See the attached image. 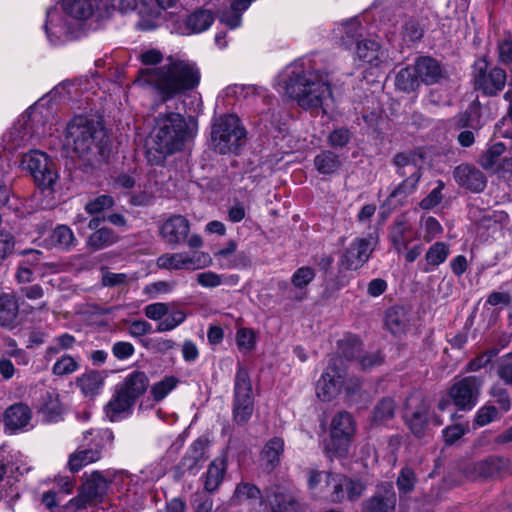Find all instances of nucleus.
Returning a JSON list of instances; mask_svg holds the SVG:
<instances>
[{
  "label": "nucleus",
  "mask_w": 512,
  "mask_h": 512,
  "mask_svg": "<svg viewBox=\"0 0 512 512\" xmlns=\"http://www.w3.org/2000/svg\"><path fill=\"white\" fill-rule=\"evenodd\" d=\"M200 78V70L195 62L169 56L158 67L141 69L134 83L168 101L195 89Z\"/></svg>",
  "instance_id": "1"
},
{
  "label": "nucleus",
  "mask_w": 512,
  "mask_h": 512,
  "mask_svg": "<svg viewBox=\"0 0 512 512\" xmlns=\"http://www.w3.org/2000/svg\"><path fill=\"white\" fill-rule=\"evenodd\" d=\"M279 93L297 101L304 109L323 108L332 101L328 75L307 70L301 62L287 66L278 76Z\"/></svg>",
  "instance_id": "2"
},
{
  "label": "nucleus",
  "mask_w": 512,
  "mask_h": 512,
  "mask_svg": "<svg viewBox=\"0 0 512 512\" xmlns=\"http://www.w3.org/2000/svg\"><path fill=\"white\" fill-rule=\"evenodd\" d=\"M197 131V122L193 117H184L180 113L160 114L150 133L151 148L162 157L181 150L185 142Z\"/></svg>",
  "instance_id": "3"
},
{
  "label": "nucleus",
  "mask_w": 512,
  "mask_h": 512,
  "mask_svg": "<svg viewBox=\"0 0 512 512\" xmlns=\"http://www.w3.org/2000/svg\"><path fill=\"white\" fill-rule=\"evenodd\" d=\"M56 124L57 119L49 111H44L42 104L36 103L4 134V149L14 151L28 145L33 139L51 136L57 130L53 129Z\"/></svg>",
  "instance_id": "4"
},
{
  "label": "nucleus",
  "mask_w": 512,
  "mask_h": 512,
  "mask_svg": "<svg viewBox=\"0 0 512 512\" xmlns=\"http://www.w3.org/2000/svg\"><path fill=\"white\" fill-rule=\"evenodd\" d=\"M106 137L101 124L87 117L73 118L64 130L63 147L79 157L97 150Z\"/></svg>",
  "instance_id": "5"
},
{
  "label": "nucleus",
  "mask_w": 512,
  "mask_h": 512,
  "mask_svg": "<svg viewBox=\"0 0 512 512\" xmlns=\"http://www.w3.org/2000/svg\"><path fill=\"white\" fill-rule=\"evenodd\" d=\"M245 136L246 131L236 115H222L212 124L211 142L214 149L221 154L236 152Z\"/></svg>",
  "instance_id": "6"
},
{
  "label": "nucleus",
  "mask_w": 512,
  "mask_h": 512,
  "mask_svg": "<svg viewBox=\"0 0 512 512\" xmlns=\"http://www.w3.org/2000/svg\"><path fill=\"white\" fill-rule=\"evenodd\" d=\"M84 449L69 456L68 467L71 472H78L83 467L101 459V450L112 443L114 435L111 430H88L83 433Z\"/></svg>",
  "instance_id": "7"
},
{
  "label": "nucleus",
  "mask_w": 512,
  "mask_h": 512,
  "mask_svg": "<svg viewBox=\"0 0 512 512\" xmlns=\"http://www.w3.org/2000/svg\"><path fill=\"white\" fill-rule=\"evenodd\" d=\"M355 433L356 425L351 414L348 412L335 414L329 426L327 452L335 457L346 456L350 451Z\"/></svg>",
  "instance_id": "8"
},
{
  "label": "nucleus",
  "mask_w": 512,
  "mask_h": 512,
  "mask_svg": "<svg viewBox=\"0 0 512 512\" xmlns=\"http://www.w3.org/2000/svg\"><path fill=\"white\" fill-rule=\"evenodd\" d=\"M398 174L405 177L404 181L391 192L384 206L388 205L390 209L401 205L404 200L412 194L417 187L421 177V169L417 165L415 158L406 154H398L394 158Z\"/></svg>",
  "instance_id": "9"
},
{
  "label": "nucleus",
  "mask_w": 512,
  "mask_h": 512,
  "mask_svg": "<svg viewBox=\"0 0 512 512\" xmlns=\"http://www.w3.org/2000/svg\"><path fill=\"white\" fill-rule=\"evenodd\" d=\"M337 360L329 364L316 383V396L323 402H330L337 398L343 389L347 394H352L359 387L358 381H345V373L337 367Z\"/></svg>",
  "instance_id": "10"
},
{
  "label": "nucleus",
  "mask_w": 512,
  "mask_h": 512,
  "mask_svg": "<svg viewBox=\"0 0 512 512\" xmlns=\"http://www.w3.org/2000/svg\"><path fill=\"white\" fill-rule=\"evenodd\" d=\"M254 410V396L248 371L241 365L235 374L233 417L239 424L246 423Z\"/></svg>",
  "instance_id": "11"
},
{
  "label": "nucleus",
  "mask_w": 512,
  "mask_h": 512,
  "mask_svg": "<svg viewBox=\"0 0 512 512\" xmlns=\"http://www.w3.org/2000/svg\"><path fill=\"white\" fill-rule=\"evenodd\" d=\"M61 9L77 27L79 23L92 17L96 21H103L112 17L109 2L101 0L97 2L92 0H61Z\"/></svg>",
  "instance_id": "12"
},
{
  "label": "nucleus",
  "mask_w": 512,
  "mask_h": 512,
  "mask_svg": "<svg viewBox=\"0 0 512 512\" xmlns=\"http://www.w3.org/2000/svg\"><path fill=\"white\" fill-rule=\"evenodd\" d=\"M22 165L27 169L38 186L51 188L58 179L54 161L40 150H31L22 157Z\"/></svg>",
  "instance_id": "13"
},
{
  "label": "nucleus",
  "mask_w": 512,
  "mask_h": 512,
  "mask_svg": "<svg viewBox=\"0 0 512 512\" xmlns=\"http://www.w3.org/2000/svg\"><path fill=\"white\" fill-rule=\"evenodd\" d=\"M144 315L157 321L156 331L163 333L176 329L185 322L187 315L184 310L176 308L171 302H155L148 304L143 309Z\"/></svg>",
  "instance_id": "14"
},
{
  "label": "nucleus",
  "mask_w": 512,
  "mask_h": 512,
  "mask_svg": "<svg viewBox=\"0 0 512 512\" xmlns=\"http://www.w3.org/2000/svg\"><path fill=\"white\" fill-rule=\"evenodd\" d=\"M212 265V257L203 251L165 253L158 257L157 267L166 270H199Z\"/></svg>",
  "instance_id": "15"
},
{
  "label": "nucleus",
  "mask_w": 512,
  "mask_h": 512,
  "mask_svg": "<svg viewBox=\"0 0 512 512\" xmlns=\"http://www.w3.org/2000/svg\"><path fill=\"white\" fill-rule=\"evenodd\" d=\"M389 238L393 248L397 253L403 254L404 259L409 263L414 262L423 251L421 244L410 247V244L418 239V232L406 222H396L390 228Z\"/></svg>",
  "instance_id": "16"
},
{
  "label": "nucleus",
  "mask_w": 512,
  "mask_h": 512,
  "mask_svg": "<svg viewBox=\"0 0 512 512\" xmlns=\"http://www.w3.org/2000/svg\"><path fill=\"white\" fill-rule=\"evenodd\" d=\"M63 11L50 8L46 13L45 32L50 43L58 45L73 38L77 26L70 19H66Z\"/></svg>",
  "instance_id": "17"
},
{
  "label": "nucleus",
  "mask_w": 512,
  "mask_h": 512,
  "mask_svg": "<svg viewBox=\"0 0 512 512\" xmlns=\"http://www.w3.org/2000/svg\"><path fill=\"white\" fill-rule=\"evenodd\" d=\"M354 61L359 67L373 70L388 65L389 57L377 41L366 39L357 41Z\"/></svg>",
  "instance_id": "18"
},
{
  "label": "nucleus",
  "mask_w": 512,
  "mask_h": 512,
  "mask_svg": "<svg viewBox=\"0 0 512 512\" xmlns=\"http://www.w3.org/2000/svg\"><path fill=\"white\" fill-rule=\"evenodd\" d=\"M482 382L475 376L465 377L451 387L449 398L459 409H472L478 400Z\"/></svg>",
  "instance_id": "19"
},
{
  "label": "nucleus",
  "mask_w": 512,
  "mask_h": 512,
  "mask_svg": "<svg viewBox=\"0 0 512 512\" xmlns=\"http://www.w3.org/2000/svg\"><path fill=\"white\" fill-rule=\"evenodd\" d=\"M171 31L180 35L201 33L207 30L214 22L213 13L210 10L198 9L183 20H170Z\"/></svg>",
  "instance_id": "20"
},
{
  "label": "nucleus",
  "mask_w": 512,
  "mask_h": 512,
  "mask_svg": "<svg viewBox=\"0 0 512 512\" xmlns=\"http://www.w3.org/2000/svg\"><path fill=\"white\" fill-rule=\"evenodd\" d=\"M374 245L372 237L355 239L341 256V266L347 270L359 269L370 258Z\"/></svg>",
  "instance_id": "21"
},
{
  "label": "nucleus",
  "mask_w": 512,
  "mask_h": 512,
  "mask_svg": "<svg viewBox=\"0 0 512 512\" xmlns=\"http://www.w3.org/2000/svg\"><path fill=\"white\" fill-rule=\"evenodd\" d=\"M506 83V73L503 69L494 67L489 70L479 69L475 76V85L484 94L493 96L501 91Z\"/></svg>",
  "instance_id": "22"
},
{
  "label": "nucleus",
  "mask_w": 512,
  "mask_h": 512,
  "mask_svg": "<svg viewBox=\"0 0 512 512\" xmlns=\"http://www.w3.org/2000/svg\"><path fill=\"white\" fill-rule=\"evenodd\" d=\"M238 244L229 240L224 247L214 252L213 257L221 269H241L248 266V260L243 252L237 253Z\"/></svg>",
  "instance_id": "23"
},
{
  "label": "nucleus",
  "mask_w": 512,
  "mask_h": 512,
  "mask_svg": "<svg viewBox=\"0 0 512 512\" xmlns=\"http://www.w3.org/2000/svg\"><path fill=\"white\" fill-rule=\"evenodd\" d=\"M32 410L24 403L9 406L4 413V424L12 432L32 427Z\"/></svg>",
  "instance_id": "24"
},
{
  "label": "nucleus",
  "mask_w": 512,
  "mask_h": 512,
  "mask_svg": "<svg viewBox=\"0 0 512 512\" xmlns=\"http://www.w3.org/2000/svg\"><path fill=\"white\" fill-rule=\"evenodd\" d=\"M327 477V483H333V492L331 494V500L334 502L342 501L345 498L353 500L358 498L363 490L364 485L358 481H353L342 475H335L331 481L330 476Z\"/></svg>",
  "instance_id": "25"
},
{
  "label": "nucleus",
  "mask_w": 512,
  "mask_h": 512,
  "mask_svg": "<svg viewBox=\"0 0 512 512\" xmlns=\"http://www.w3.org/2000/svg\"><path fill=\"white\" fill-rule=\"evenodd\" d=\"M114 476L115 473L110 470L85 472L82 479L87 497L94 498L105 493Z\"/></svg>",
  "instance_id": "26"
},
{
  "label": "nucleus",
  "mask_w": 512,
  "mask_h": 512,
  "mask_svg": "<svg viewBox=\"0 0 512 512\" xmlns=\"http://www.w3.org/2000/svg\"><path fill=\"white\" fill-rule=\"evenodd\" d=\"M189 230L190 225L185 217L173 216L162 224L160 234L167 243L179 244L186 240Z\"/></svg>",
  "instance_id": "27"
},
{
  "label": "nucleus",
  "mask_w": 512,
  "mask_h": 512,
  "mask_svg": "<svg viewBox=\"0 0 512 512\" xmlns=\"http://www.w3.org/2000/svg\"><path fill=\"white\" fill-rule=\"evenodd\" d=\"M148 378L144 372L134 371L127 375L117 390L133 403L147 390Z\"/></svg>",
  "instance_id": "28"
},
{
  "label": "nucleus",
  "mask_w": 512,
  "mask_h": 512,
  "mask_svg": "<svg viewBox=\"0 0 512 512\" xmlns=\"http://www.w3.org/2000/svg\"><path fill=\"white\" fill-rule=\"evenodd\" d=\"M414 71L420 82L431 85L443 78V70L440 64L431 57H421L414 65Z\"/></svg>",
  "instance_id": "29"
},
{
  "label": "nucleus",
  "mask_w": 512,
  "mask_h": 512,
  "mask_svg": "<svg viewBox=\"0 0 512 512\" xmlns=\"http://www.w3.org/2000/svg\"><path fill=\"white\" fill-rule=\"evenodd\" d=\"M227 471V456L216 457L203 475L204 488L208 492L216 491L224 480Z\"/></svg>",
  "instance_id": "30"
},
{
  "label": "nucleus",
  "mask_w": 512,
  "mask_h": 512,
  "mask_svg": "<svg viewBox=\"0 0 512 512\" xmlns=\"http://www.w3.org/2000/svg\"><path fill=\"white\" fill-rule=\"evenodd\" d=\"M454 177L457 183L473 192L484 189L486 181L483 174L468 165H461L455 169Z\"/></svg>",
  "instance_id": "31"
},
{
  "label": "nucleus",
  "mask_w": 512,
  "mask_h": 512,
  "mask_svg": "<svg viewBox=\"0 0 512 512\" xmlns=\"http://www.w3.org/2000/svg\"><path fill=\"white\" fill-rule=\"evenodd\" d=\"M134 404L116 389L112 399L105 406L106 416L112 422L119 421L132 413Z\"/></svg>",
  "instance_id": "32"
},
{
  "label": "nucleus",
  "mask_w": 512,
  "mask_h": 512,
  "mask_svg": "<svg viewBox=\"0 0 512 512\" xmlns=\"http://www.w3.org/2000/svg\"><path fill=\"white\" fill-rule=\"evenodd\" d=\"M396 496L391 484L384 487V494L375 495L365 502L363 512H394Z\"/></svg>",
  "instance_id": "33"
},
{
  "label": "nucleus",
  "mask_w": 512,
  "mask_h": 512,
  "mask_svg": "<svg viewBox=\"0 0 512 512\" xmlns=\"http://www.w3.org/2000/svg\"><path fill=\"white\" fill-rule=\"evenodd\" d=\"M481 211L472 207L469 211L470 217L478 222L479 226L485 229L498 230L508 221V215L503 211L487 210L483 212V216L479 218Z\"/></svg>",
  "instance_id": "34"
},
{
  "label": "nucleus",
  "mask_w": 512,
  "mask_h": 512,
  "mask_svg": "<svg viewBox=\"0 0 512 512\" xmlns=\"http://www.w3.org/2000/svg\"><path fill=\"white\" fill-rule=\"evenodd\" d=\"M450 254L449 246L444 242H435L425 253L422 263L423 272H431L440 264L444 263Z\"/></svg>",
  "instance_id": "35"
},
{
  "label": "nucleus",
  "mask_w": 512,
  "mask_h": 512,
  "mask_svg": "<svg viewBox=\"0 0 512 512\" xmlns=\"http://www.w3.org/2000/svg\"><path fill=\"white\" fill-rule=\"evenodd\" d=\"M206 442L197 439L189 447L185 457L183 458V467L192 474L197 473L206 458Z\"/></svg>",
  "instance_id": "36"
},
{
  "label": "nucleus",
  "mask_w": 512,
  "mask_h": 512,
  "mask_svg": "<svg viewBox=\"0 0 512 512\" xmlns=\"http://www.w3.org/2000/svg\"><path fill=\"white\" fill-rule=\"evenodd\" d=\"M104 380L105 377L102 373L89 371L77 378L76 385L80 388L85 397L93 398L101 392Z\"/></svg>",
  "instance_id": "37"
},
{
  "label": "nucleus",
  "mask_w": 512,
  "mask_h": 512,
  "mask_svg": "<svg viewBox=\"0 0 512 512\" xmlns=\"http://www.w3.org/2000/svg\"><path fill=\"white\" fill-rule=\"evenodd\" d=\"M195 280L202 288H216L221 285H236L239 282L238 275H222L208 270L196 274Z\"/></svg>",
  "instance_id": "38"
},
{
  "label": "nucleus",
  "mask_w": 512,
  "mask_h": 512,
  "mask_svg": "<svg viewBox=\"0 0 512 512\" xmlns=\"http://www.w3.org/2000/svg\"><path fill=\"white\" fill-rule=\"evenodd\" d=\"M508 466V462L501 458H489L477 462L472 467L471 477H494L502 473Z\"/></svg>",
  "instance_id": "39"
},
{
  "label": "nucleus",
  "mask_w": 512,
  "mask_h": 512,
  "mask_svg": "<svg viewBox=\"0 0 512 512\" xmlns=\"http://www.w3.org/2000/svg\"><path fill=\"white\" fill-rule=\"evenodd\" d=\"M408 318L404 308L391 307L387 310L385 316V325L394 335H401L407 329Z\"/></svg>",
  "instance_id": "40"
},
{
  "label": "nucleus",
  "mask_w": 512,
  "mask_h": 512,
  "mask_svg": "<svg viewBox=\"0 0 512 512\" xmlns=\"http://www.w3.org/2000/svg\"><path fill=\"white\" fill-rule=\"evenodd\" d=\"M117 240L118 236L112 229L103 227L95 230L88 237L86 244L90 249L98 251L113 245Z\"/></svg>",
  "instance_id": "41"
},
{
  "label": "nucleus",
  "mask_w": 512,
  "mask_h": 512,
  "mask_svg": "<svg viewBox=\"0 0 512 512\" xmlns=\"http://www.w3.org/2000/svg\"><path fill=\"white\" fill-rule=\"evenodd\" d=\"M284 451V441L282 438L274 437L269 440L264 446L261 452V460L265 463V465L273 469L280 462V456Z\"/></svg>",
  "instance_id": "42"
},
{
  "label": "nucleus",
  "mask_w": 512,
  "mask_h": 512,
  "mask_svg": "<svg viewBox=\"0 0 512 512\" xmlns=\"http://www.w3.org/2000/svg\"><path fill=\"white\" fill-rule=\"evenodd\" d=\"M273 512H300L298 503L290 494L274 491L267 495Z\"/></svg>",
  "instance_id": "43"
},
{
  "label": "nucleus",
  "mask_w": 512,
  "mask_h": 512,
  "mask_svg": "<svg viewBox=\"0 0 512 512\" xmlns=\"http://www.w3.org/2000/svg\"><path fill=\"white\" fill-rule=\"evenodd\" d=\"M18 314V304L15 297L11 294L0 296V325L11 327Z\"/></svg>",
  "instance_id": "44"
},
{
  "label": "nucleus",
  "mask_w": 512,
  "mask_h": 512,
  "mask_svg": "<svg viewBox=\"0 0 512 512\" xmlns=\"http://www.w3.org/2000/svg\"><path fill=\"white\" fill-rule=\"evenodd\" d=\"M230 501L232 504H252L254 502L261 503V493L255 485L242 482L236 486Z\"/></svg>",
  "instance_id": "45"
},
{
  "label": "nucleus",
  "mask_w": 512,
  "mask_h": 512,
  "mask_svg": "<svg viewBox=\"0 0 512 512\" xmlns=\"http://www.w3.org/2000/svg\"><path fill=\"white\" fill-rule=\"evenodd\" d=\"M50 239L51 244L54 247L64 250H69L70 248L74 247L77 243L73 231L70 229V227L66 225L57 226L53 230Z\"/></svg>",
  "instance_id": "46"
},
{
  "label": "nucleus",
  "mask_w": 512,
  "mask_h": 512,
  "mask_svg": "<svg viewBox=\"0 0 512 512\" xmlns=\"http://www.w3.org/2000/svg\"><path fill=\"white\" fill-rule=\"evenodd\" d=\"M427 413L428 407L426 404L422 403L415 411L406 414L408 425L412 433L417 437H421L425 433Z\"/></svg>",
  "instance_id": "47"
},
{
  "label": "nucleus",
  "mask_w": 512,
  "mask_h": 512,
  "mask_svg": "<svg viewBox=\"0 0 512 512\" xmlns=\"http://www.w3.org/2000/svg\"><path fill=\"white\" fill-rule=\"evenodd\" d=\"M40 411L49 421H55L63 412V407L56 391H49L43 397Z\"/></svg>",
  "instance_id": "48"
},
{
  "label": "nucleus",
  "mask_w": 512,
  "mask_h": 512,
  "mask_svg": "<svg viewBox=\"0 0 512 512\" xmlns=\"http://www.w3.org/2000/svg\"><path fill=\"white\" fill-rule=\"evenodd\" d=\"M314 164L319 173L327 175L336 172L341 166L338 156L330 151L317 155Z\"/></svg>",
  "instance_id": "49"
},
{
  "label": "nucleus",
  "mask_w": 512,
  "mask_h": 512,
  "mask_svg": "<svg viewBox=\"0 0 512 512\" xmlns=\"http://www.w3.org/2000/svg\"><path fill=\"white\" fill-rule=\"evenodd\" d=\"M79 360V357L64 354L54 363L52 373L56 376L70 375L80 368Z\"/></svg>",
  "instance_id": "50"
},
{
  "label": "nucleus",
  "mask_w": 512,
  "mask_h": 512,
  "mask_svg": "<svg viewBox=\"0 0 512 512\" xmlns=\"http://www.w3.org/2000/svg\"><path fill=\"white\" fill-rule=\"evenodd\" d=\"M420 81L415 74L414 67L401 69L396 75L395 85L399 90L409 92L415 90Z\"/></svg>",
  "instance_id": "51"
},
{
  "label": "nucleus",
  "mask_w": 512,
  "mask_h": 512,
  "mask_svg": "<svg viewBox=\"0 0 512 512\" xmlns=\"http://www.w3.org/2000/svg\"><path fill=\"white\" fill-rule=\"evenodd\" d=\"M179 380L174 376H166L154 383L151 387V395L156 402L163 400L172 390L176 388Z\"/></svg>",
  "instance_id": "52"
},
{
  "label": "nucleus",
  "mask_w": 512,
  "mask_h": 512,
  "mask_svg": "<svg viewBox=\"0 0 512 512\" xmlns=\"http://www.w3.org/2000/svg\"><path fill=\"white\" fill-rule=\"evenodd\" d=\"M504 150L505 146L500 142L491 145L480 157V165L484 169H493Z\"/></svg>",
  "instance_id": "53"
},
{
  "label": "nucleus",
  "mask_w": 512,
  "mask_h": 512,
  "mask_svg": "<svg viewBox=\"0 0 512 512\" xmlns=\"http://www.w3.org/2000/svg\"><path fill=\"white\" fill-rule=\"evenodd\" d=\"M420 228L423 232L422 237L426 242L432 241L443 232L441 224L431 216L421 219Z\"/></svg>",
  "instance_id": "54"
},
{
  "label": "nucleus",
  "mask_w": 512,
  "mask_h": 512,
  "mask_svg": "<svg viewBox=\"0 0 512 512\" xmlns=\"http://www.w3.org/2000/svg\"><path fill=\"white\" fill-rule=\"evenodd\" d=\"M360 29V23L356 19L343 23L340 27V30L344 33V36L341 37L342 45L349 47L352 43L357 41V38L360 35Z\"/></svg>",
  "instance_id": "55"
},
{
  "label": "nucleus",
  "mask_w": 512,
  "mask_h": 512,
  "mask_svg": "<svg viewBox=\"0 0 512 512\" xmlns=\"http://www.w3.org/2000/svg\"><path fill=\"white\" fill-rule=\"evenodd\" d=\"M315 277V271L311 267L303 266L298 268L291 277L295 289L303 290Z\"/></svg>",
  "instance_id": "56"
},
{
  "label": "nucleus",
  "mask_w": 512,
  "mask_h": 512,
  "mask_svg": "<svg viewBox=\"0 0 512 512\" xmlns=\"http://www.w3.org/2000/svg\"><path fill=\"white\" fill-rule=\"evenodd\" d=\"M75 343V338L70 334H62L59 337H56L53 341V344L49 346L46 350V358L51 360L52 357L59 353L60 350H67L72 348Z\"/></svg>",
  "instance_id": "57"
},
{
  "label": "nucleus",
  "mask_w": 512,
  "mask_h": 512,
  "mask_svg": "<svg viewBox=\"0 0 512 512\" xmlns=\"http://www.w3.org/2000/svg\"><path fill=\"white\" fill-rule=\"evenodd\" d=\"M395 404L390 398L381 400L375 407L373 421L382 423L390 419L394 414Z\"/></svg>",
  "instance_id": "58"
},
{
  "label": "nucleus",
  "mask_w": 512,
  "mask_h": 512,
  "mask_svg": "<svg viewBox=\"0 0 512 512\" xmlns=\"http://www.w3.org/2000/svg\"><path fill=\"white\" fill-rule=\"evenodd\" d=\"M114 205V199L110 195H100L88 201L85 205L87 213L94 215L110 209Z\"/></svg>",
  "instance_id": "59"
},
{
  "label": "nucleus",
  "mask_w": 512,
  "mask_h": 512,
  "mask_svg": "<svg viewBox=\"0 0 512 512\" xmlns=\"http://www.w3.org/2000/svg\"><path fill=\"white\" fill-rule=\"evenodd\" d=\"M174 282L157 281L146 285L143 293L151 299H155L160 295L171 293L174 289Z\"/></svg>",
  "instance_id": "60"
},
{
  "label": "nucleus",
  "mask_w": 512,
  "mask_h": 512,
  "mask_svg": "<svg viewBox=\"0 0 512 512\" xmlns=\"http://www.w3.org/2000/svg\"><path fill=\"white\" fill-rule=\"evenodd\" d=\"M144 346L155 353H167L176 347V343L169 338L156 337L148 339Z\"/></svg>",
  "instance_id": "61"
},
{
  "label": "nucleus",
  "mask_w": 512,
  "mask_h": 512,
  "mask_svg": "<svg viewBox=\"0 0 512 512\" xmlns=\"http://www.w3.org/2000/svg\"><path fill=\"white\" fill-rule=\"evenodd\" d=\"M3 353L5 356L14 357L15 359H18L19 364L26 365L28 363V359L25 355V352L17 347L16 341L12 338L4 339Z\"/></svg>",
  "instance_id": "62"
},
{
  "label": "nucleus",
  "mask_w": 512,
  "mask_h": 512,
  "mask_svg": "<svg viewBox=\"0 0 512 512\" xmlns=\"http://www.w3.org/2000/svg\"><path fill=\"white\" fill-rule=\"evenodd\" d=\"M326 476H330L329 477V481L332 480L333 477H335V475L331 474V473H323V472H319L317 470H314V469H311L309 470L308 472V485L310 487V489H313V490H316L318 488H322L321 484L322 482L324 483V486H327V487H332L333 488V483H330L328 484L327 483V477Z\"/></svg>",
  "instance_id": "63"
},
{
  "label": "nucleus",
  "mask_w": 512,
  "mask_h": 512,
  "mask_svg": "<svg viewBox=\"0 0 512 512\" xmlns=\"http://www.w3.org/2000/svg\"><path fill=\"white\" fill-rule=\"evenodd\" d=\"M497 375L505 384L512 385V355L499 362Z\"/></svg>",
  "instance_id": "64"
}]
</instances>
